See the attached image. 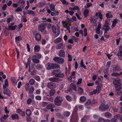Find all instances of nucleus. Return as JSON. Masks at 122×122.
Wrapping results in <instances>:
<instances>
[{
    "label": "nucleus",
    "mask_w": 122,
    "mask_h": 122,
    "mask_svg": "<svg viewBox=\"0 0 122 122\" xmlns=\"http://www.w3.org/2000/svg\"><path fill=\"white\" fill-rule=\"evenodd\" d=\"M30 86L28 84H26L25 86V90L26 91H28L30 89Z\"/></svg>",
    "instance_id": "obj_44"
},
{
    "label": "nucleus",
    "mask_w": 122,
    "mask_h": 122,
    "mask_svg": "<svg viewBox=\"0 0 122 122\" xmlns=\"http://www.w3.org/2000/svg\"><path fill=\"white\" fill-rule=\"evenodd\" d=\"M53 60L56 62L61 64H62L64 62V59L60 57H54L53 59Z\"/></svg>",
    "instance_id": "obj_4"
},
{
    "label": "nucleus",
    "mask_w": 122,
    "mask_h": 122,
    "mask_svg": "<svg viewBox=\"0 0 122 122\" xmlns=\"http://www.w3.org/2000/svg\"><path fill=\"white\" fill-rule=\"evenodd\" d=\"M63 101L62 97L60 96H56L54 100V103L55 105L60 106L61 104V103Z\"/></svg>",
    "instance_id": "obj_1"
},
{
    "label": "nucleus",
    "mask_w": 122,
    "mask_h": 122,
    "mask_svg": "<svg viewBox=\"0 0 122 122\" xmlns=\"http://www.w3.org/2000/svg\"><path fill=\"white\" fill-rule=\"evenodd\" d=\"M45 26L43 23H42L39 25L38 29L39 30L44 34H46L47 33V32L45 30Z\"/></svg>",
    "instance_id": "obj_2"
},
{
    "label": "nucleus",
    "mask_w": 122,
    "mask_h": 122,
    "mask_svg": "<svg viewBox=\"0 0 122 122\" xmlns=\"http://www.w3.org/2000/svg\"><path fill=\"white\" fill-rule=\"evenodd\" d=\"M18 114H13L11 116V117L13 120L17 119L18 118Z\"/></svg>",
    "instance_id": "obj_34"
},
{
    "label": "nucleus",
    "mask_w": 122,
    "mask_h": 122,
    "mask_svg": "<svg viewBox=\"0 0 122 122\" xmlns=\"http://www.w3.org/2000/svg\"><path fill=\"white\" fill-rule=\"evenodd\" d=\"M55 106L53 104H51L48 105L46 107V108L47 109H50L55 107Z\"/></svg>",
    "instance_id": "obj_29"
},
{
    "label": "nucleus",
    "mask_w": 122,
    "mask_h": 122,
    "mask_svg": "<svg viewBox=\"0 0 122 122\" xmlns=\"http://www.w3.org/2000/svg\"><path fill=\"white\" fill-rule=\"evenodd\" d=\"M108 68H106L104 70V73L105 74H108Z\"/></svg>",
    "instance_id": "obj_62"
},
{
    "label": "nucleus",
    "mask_w": 122,
    "mask_h": 122,
    "mask_svg": "<svg viewBox=\"0 0 122 122\" xmlns=\"http://www.w3.org/2000/svg\"><path fill=\"white\" fill-rule=\"evenodd\" d=\"M34 78L37 81H39L40 80V77L37 75H36L34 76Z\"/></svg>",
    "instance_id": "obj_58"
},
{
    "label": "nucleus",
    "mask_w": 122,
    "mask_h": 122,
    "mask_svg": "<svg viewBox=\"0 0 122 122\" xmlns=\"http://www.w3.org/2000/svg\"><path fill=\"white\" fill-rule=\"evenodd\" d=\"M63 44L62 43H61L59 44H57L55 46V48L57 49L63 48L62 46Z\"/></svg>",
    "instance_id": "obj_27"
},
{
    "label": "nucleus",
    "mask_w": 122,
    "mask_h": 122,
    "mask_svg": "<svg viewBox=\"0 0 122 122\" xmlns=\"http://www.w3.org/2000/svg\"><path fill=\"white\" fill-rule=\"evenodd\" d=\"M59 56H60L62 57H65V52L63 50H61L59 52Z\"/></svg>",
    "instance_id": "obj_16"
},
{
    "label": "nucleus",
    "mask_w": 122,
    "mask_h": 122,
    "mask_svg": "<svg viewBox=\"0 0 122 122\" xmlns=\"http://www.w3.org/2000/svg\"><path fill=\"white\" fill-rule=\"evenodd\" d=\"M60 68V66L59 65L53 64V69H57L58 68Z\"/></svg>",
    "instance_id": "obj_42"
},
{
    "label": "nucleus",
    "mask_w": 122,
    "mask_h": 122,
    "mask_svg": "<svg viewBox=\"0 0 122 122\" xmlns=\"http://www.w3.org/2000/svg\"><path fill=\"white\" fill-rule=\"evenodd\" d=\"M71 38L73 39V40H74L76 42H77L78 41V39L75 36H72L71 37Z\"/></svg>",
    "instance_id": "obj_59"
},
{
    "label": "nucleus",
    "mask_w": 122,
    "mask_h": 122,
    "mask_svg": "<svg viewBox=\"0 0 122 122\" xmlns=\"http://www.w3.org/2000/svg\"><path fill=\"white\" fill-rule=\"evenodd\" d=\"M78 94L81 95L83 92V91L81 88L79 87L78 88Z\"/></svg>",
    "instance_id": "obj_38"
},
{
    "label": "nucleus",
    "mask_w": 122,
    "mask_h": 122,
    "mask_svg": "<svg viewBox=\"0 0 122 122\" xmlns=\"http://www.w3.org/2000/svg\"><path fill=\"white\" fill-rule=\"evenodd\" d=\"M43 66L40 64H38L36 66V69L38 70H40L43 68Z\"/></svg>",
    "instance_id": "obj_30"
},
{
    "label": "nucleus",
    "mask_w": 122,
    "mask_h": 122,
    "mask_svg": "<svg viewBox=\"0 0 122 122\" xmlns=\"http://www.w3.org/2000/svg\"><path fill=\"white\" fill-rule=\"evenodd\" d=\"M27 14L29 15H35V12H34L33 11L31 10H28Z\"/></svg>",
    "instance_id": "obj_40"
},
{
    "label": "nucleus",
    "mask_w": 122,
    "mask_h": 122,
    "mask_svg": "<svg viewBox=\"0 0 122 122\" xmlns=\"http://www.w3.org/2000/svg\"><path fill=\"white\" fill-rule=\"evenodd\" d=\"M49 80L50 81L53 82H56L60 81L59 78L55 77L50 78H49Z\"/></svg>",
    "instance_id": "obj_7"
},
{
    "label": "nucleus",
    "mask_w": 122,
    "mask_h": 122,
    "mask_svg": "<svg viewBox=\"0 0 122 122\" xmlns=\"http://www.w3.org/2000/svg\"><path fill=\"white\" fill-rule=\"evenodd\" d=\"M110 63V61H109L107 62L106 65V67L107 68H108V69L109 68Z\"/></svg>",
    "instance_id": "obj_61"
},
{
    "label": "nucleus",
    "mask_w": 122,
    "mask_h": 122,
    "mask_svg": "<svg viewBox=\"0 0 122 122\" xmlns=\"http://www.w3.org/2000/svg\"><path fill=\"white\" fill-rule=\"evenodd\" d=\"M111 76H120V73H118L116 72H114L112 73L111 74Z\"/></svg>",
    "instance_id": "obj_45"
},
{
    "label": "nucleus",
    "mask_w": 122,
    "mask_h": 122,
    "mask_svg": "<svg viewBox=\"0 0 122 122\" xmlns=\"http://www.w3.org/2000/svg\"><path fill=\"white\" fill-rule=\"evenodd\" d=\"M63 21H62L63 24V25L65 27L67 30H69L70 28V27L68 25H66L67 24L65 22H63Z\"/></svg>",
    "instance_id": "obj_33"
},
{
    "label": "nucleus",
    "mask_w": 122,
    "mask_h": 122,
    "mask_svg": "<svg viewBox=\"0 0 122 122\" xmlns=\"http://www.w3.org/2000/svg\"><path fill=\"white\" fill-rule=\"evenodd\" d=\"M96 21L97 20L96 19H92L91 21L92 25L96 26L97 25V24L96 23Z\"/></svg>",
    "instance_id": "obj_32"
},
{
    "label": "nucleus",
    "mask_w": 122,
    "mask_h": 122,
    "mask_svg": "<svg viewBox=\"0 0 122 122\" xmlns=\"http://www.w3.org/2000/svg\"><path fill=\"white\" fill-rule=\"evenodd\" d=\"M70 88L71 90H74L75 91H77L76 86L73 83H72L70 85Z\"/></svg>",
    "instance_id": "obj_17"
},
{
    "label": "nucleus",
    "mask_w": 122,
    "mask_h": 122,
    "mask_svg": "<svg viewBox=\"0 0 122 122\" xmlns=\"http://www.w3.org/2000/svg\"><path fill=\"white\" fill-rule=\"evenodd\" d=\"M80 65H81L80 66L81 67H83L85 69H86V67L85 66L83 65V61L82 59L81 61Z\"/></svg>",
    "instance_id": "obj_51"
},
{
    "label": "nucleus",
    "mask_w": 122,
    "mask_h": 122,
    "mask_svg": "<svg viewBox=\"0 0 122 122\" xmlns=\"http://www.w3.org/2000/svg\"><path fill=\"white\" fill-rule=\"evenodd\" d=\"M46 3V1H45L41 2L37 4V6L39 8H41L43 7Z\"/></svg>",
    "instance_id": "obj_12"
},
{
    "label": "nucleus",
    "mask_w": 122,
    "mask_h": 122,
    "mask_svg": "<svg viewBox=\"0 0 122 122\" xmlns=\"http://www.w3.org/2000/svg\"><path fill=\"white\" fill-rule=\"evenodd\" d=\"M3 92L4 94L8 96L10 95V90L4 85L3 86Z\"/></svg>",
    "instance_id": "obj_5"
},
{
    "label": "nucleus",
    "mask_w": 122,
    "mask_h": 122,
    "mask_svg": "<svg viewBox=\"0 0 122 122\" xmlns=\"http://www.w3.org/2000/svg\"><path fill=\"white\" fill-rule=\"evenodd\" d=\"M112 115V114L108 112H106L105 114V116L107 118L111 117Z\"/></svg>",
    "instance_id": "obj_35"
},
{
    "label": "nucleus",
    "mask_w": 122,
    "mask_h": 122,
    "mask_svg": "<svg viewBox=\"0 0 122 122\" xmlns=\"http://www.w3.org/2000/svg\"><path fill=\"white\" fill-rule=\"evenodd\" d=\"M89 13V10L87 9H86L84 11V14L85 17H86L88 15Z\"/></svg>",
    "instance_id": "obj_23"
},
{
    "label": "nucleus",
    "mask_w": 122,
    "mask_h": 122,
    "mask_svg": "<svg viewBox=\"0 0 122 122\" xmlns=\"http://www.w3.org/2000/svg\"><path fill=\"white\" fill-rule=\"evenodd\" d=\"M66 99L69 102H71L72 100V98L70 96L66 95Z\"/></svg>",
    "instance_id": "obj_37"
},
{
    "label": "nucleus",
    "mask_w": 122,
    "mask_h": 122,
    "mask_svg": "<svg viewBox=\"0 0 122 122\" xmlns=\"http://www.w3.org/2000/svg\"><path fill=\"white\" fill-rule=\"evenodd\" d=\"M36 39L38 41H40L41 38V36L40 34L38 33H36L35 35Z\"/></svg>",
    "instance_id": "obj_14"
},
{
    "label": "nucleus",
    "mask_w": 122,
    "mask_h": 122,
    "mask_svg": "<svg viewBox=\"0 0 122 122\" xmlns=\"http://www.w3.org/2000/svg\"><path fill=\"white\" fill-rule=\"evenodd\" d=\"M76 73V72L75 71H73L71 73V76L73 79L75 78L76 77L75 76V74Z\"/></svg>",
    "instance_id": "obj_60"
},
{
    "label": "nucleus",
    "mask_w": 122,
    "mask_h": 122,
    "mask_svg": "<svg viewBox=\"0 0 122 122\" xmlns=\"http://www.w3.org/2000/svg\"><path fill=\"white\" fill-rule=\"evenodd\" d=\"M25 2L24 0H20L18 2L19 6L23 8L25 6Z\"/></svg>",
    "instance_id": "obj_10"
},
{
    "label": "nucleus",
    "mask_w": 122,
    "mask_h": 122,
    "mask_svg": "<svg viewBox=\"0 0 122 122\" xmlns=\"http://www.w3.org/2000/svg\"><path fill=\"white\" fill-rule=\"evenodd\" d=\"M53 64L49 63H48L46 65V67L48 70H50L53 68Z\"/></svg>",
    "instance_id": "obj_13"
},
{
    "label": "nucleus",
    "mask_w": 122,
    "mask_h": 122,
    "mask_svg": "<svg viewBox=\"0 0 122 122\" xmlns=\"http://www.w3.org/2000/svg\"><path fill=\"white\" fill-rule=\"evenodd\" d=\"M101 87L100 86H97L96 88V89L94 90V91H95L96 93H99L100 92L101 90Z\"/></svg>",
    "instance_id": "obj_26"
},
{
    "label": "nucleus",
    "mask_w": 122,
    "mask_h": 122,
    "mask_svg": "<svg viewBox=\"0 0 122 122\" xmlns=\"http://www.w3.org/2000/svg\"><path fill=\"white\" fill-rule=\"evenodd\" d=\"M62 2L63 5H67L69 4V3L66 1V0H60Z\"/></svg>",
    "instance_id": "obj_48"
},
{
    "label": "nucleus",
    "mask_w": 122,
    "mask_h": 122,
    "mask_svg": "<svg viewBox=\"0 0 122 122\" xmlns=\"http://www.w3.org/2000/svg\"><path fill=\"white\" fill-rule=\"evenodd\" d=\"M118 20L117 19H114L112 21V27H114L116 25L117 23V20Z\"/></svg>",
    "instance_id": "obj_43"
},
{
    "label": "nucleus",
    "mask_w": 122,
    "mask_h": 122,
    "mask_svg": "<svg viewBox=\"0 0 122 122\" xmlns=\"http://www.w3.org/2000/svg\"><path fill=\"white\" fill-rule=\"evenodd\" d=\"M80 8L77 6H75L73 8V10H79Z\"/></svg>",
    "instance_id": "obj_64"
},
{
    "label": "nucleus",
    "mask_w": 122,
    "mask_h": 122,
    "mask_svg": "<svg viewBox=\"0 0 122 122\" xmlns=\"http://www.w3.org/2000/svg\"><path fill=\"white\" fill-rule=\"evenodd\" d=\"M15 42L16 43H18L21 39V37L20 36L16 37L15 38Z\"/></svg>",
    "instance_id": "obj_41"
},
{
    "label": "nucleus",
    "mask_w": 122,
    "mask_h": 122,
    "mask_svg": "<svg viewBox=\"0 0 122 122\" xmlns=\"http://www.w3.org/2000/svg\"><path fill=\"white\" fill-rule=\"evenodd\" d=\"M115 89L117 91H119L122 89V84L120 83H119L117 85L115 86Z\"/></svg>",
    "instance_id": "obj_11"
},
{
    "label": "nucleus",
    "mask_w": 122,
    "mask_h": 122,
    "mask_svg": "<svg viewBox=\"0 0 122 122\" xmlns=\"http://www.w3.org/2000/svg\"><path fill=\"white\" fill-rule=\"evenodd\" d=\"M55 90H51L49 93V94L51 96L55 94Z\"/></svg>",
    "instance_id": "obj_49"
},
{
    "label": "nucleus",
    "mask_w": 122,
    "mask_h": 122,
    "mask_svg": "<svg viewBox=\"0 0 122 122\" xmlns=\"http://www.w3.org/2000/svg\"><path fill=\"white\" fill-rule=\"evenodd\" d=\"M118 56H122V46H120L119 51L117 54Z\"/></svg>",
    "instance_id": "obj_25"
},
{
    "label": "nucleus",
    "mask_w": 122,
    "mask_h": 122,
    "mask_svg": "<svg viewBox=\"0 0 122 122\" xmlns=\"http://www.w3.org/2000/svg\"><path fill=\"white\" fill-rule=\"evenodd\" d=\"M51 10L52 11H54L55 10V6L53 3H52L49 6Z\"/></svg>",
    "instance_id": "obj_24"
},
{
    "label": "nucleus",
    "mask_w": 122,
    "mask_h": 122,
    "mask_svg": "<svg viewBox=\"0 0 122 122\" xmlns=\"http://www.w3.org/2000/svg\"><path fill=\"white\" fill-rule=\"evenodd\" d=\"M47 87L49 89H52L56 88V85L54 83L50 82L48 83Z\"/></svg>",
    "instance_id": "obj_6"
},
{
    "label": "nucleus",
    "mask_w": 122,
    "mask_h": 122,
    "mask_svg": "<svg viewBox=\"0 0 122 122\" xmlns=\"http://www.w3.org/2000/svg\"><path fill=\"white\" fill-rule=\"evenodd\" d=\"M26 113L27 116H30L31 114V111L29 109H27L26 111Z\"/></svg>",
    "instance_id": "obj_39"
},
{
    "label": "nucleus",
    "mask_w": 122,
    "mask_h": 122,
    "mask_svg": "<svg viewBox=\"0 0 122 122\" xmlns=\"http://www.w3.org/2000/svg\"><path fill=\"white\" fill-rule=\"evenodd\" d=\"M65 76V75L64 74L61 72L60 70V71H59V72L58 73V74L56 76V77H59L61 78H63Z\"/></svg>",
    "instance_id": "obj_18"
},
{
    "label": "nucleus",
    "mask_w": 122,
    "mask_h": 122,
    "mask_svg": "<svg viewBox=\"0 0 122 122\" xmlns=\"http://www.w3.org/2000/svg\"><path fill=\"white\" fill-rule=\"evenodd\" d=\"M110 27L108 25L106 24L103 26V28H102V30L104 29V34H105L108 31Z\"/></svg>",
    "instance_id": "obj_9"
},
{
    "label": "nucleus",
    "mask_w": 122,
    "mask_h": 122,
    "mask_svg": "<svg viewBox=\"0 0 122 122\" xmlns=\"http://www.w3.org/2000/svg\"><path fill=\"white\" fill-rule=\"evenodd\" d=\"M92 6V4L91 3H86V5L85 6V8H88L90 7H91Z\"/></svg>",
    "instance_id": "obj_36"
},
{
    "label": "nucleus",
    "mask_w": 122,
    "mask_h": 122,
    "mask_svg": "<svg viewBox=\"0 0 122 122\" xmlns=\"http://www.w3.org/2000/svg\"><path fill=\"white\" fill-rule=\"evenodd\" d=\"M18 6V5L17 3H13L12 5V7L15 8H17Z\"/></svg>",
    "instance_id": "obj_56"
},
{
    "label": "nucleus",
    "mask_w": 122,
    "mask_h": 122,
    "mask_svg": "<svg viewBox=\"0 0 122 122\" xmlns=\"http://www.w3.org/2000/svg\"><path fill=\"white\" fill-rule=\"evenodd\" d=\"M121 81V79L119 78H117V79H115L113 81V83L115 86L117 85L118 83L119 82H118L120 81Z\"/></svg>",
    "instance_id": "obj_15"
},
{
    "label": "nucleus",
    "mask_w": 122,
    "mask_h": 122,
    "mask_svg": "<svg viewBox=\"0 0 122 122\" xmlns=\"http://www.w3.org/2000/svg\"><path fill=\"white\" fill-rule=\"evenodd\" d=\"M41 97L39 95L36 96L35 97V98L36 100L40 101L41 100Z\"/></svg>",
    "instance_id": "obj_55"
},
{
    "label": "nucleus",
    "mask_w": 122,
    "mask_h": 122,
    "mask_svg": "<svg viewBox=\"0 0 122 122\" xmlns=\"http://www.w3.org/2000/svg\"><path fill=\"white\" fill-rule=\"evenodd\" d=\"M52 29L55 37H56L59 35L60 34L59 30L58 29L56 28L55 26L53 25L52 27Z\"/></svg>",
    "instance_id": "obj_3"
},
{
    "label": "nucleus",
    "mask_w": 122,
    "mask_h": 122,
    "mask_svg": "<svg viewBox=\"0 0 122 122\" xmlns=\"http://www.w3.org/2000/svg\"><path fill=\"white\" fill-rule=\"evenodd\" d=\"M86 97L85 96H82L81 97L80 99V100L82 102H83L85 101L86 100Z\"/></svg>",
    "instance_id": "obj_52"
},
{
    "label": "nucleus",
    "mask_w": 122,
    "mask_h": 122,
    "mask_svg": "<svg viewBox=\"0 0 122 122\" xmlns=\"http://www.w3.org/2000/svg\"><path fill=\"white\" fill-rule=\"evenodd\" d=\"M62 40V38L61 37H59L55 40L54 42L56 43H58L60 42Z\"/></svg>",
    "instance_id": "obj_31"
},
{
    "label": "nucleus",
    "mask_w": 122,
    "mask_h": 122,
    "mask_svg": "<svg viewBox=\"0 0 122 122\" xmlns=\"http://www.w3.org/2000/svg\"><path fill=\"white\" fill-rule=\"evenodd\" d=\"M17 27L16 25H15L13 26L12 25H9L8 27V29L10 30H15V28Z\"/></svg>",
    "instance_id": "obj_21"
},
{
    "label": "nucleus",
    "mask_w": 122,
    "mask_h": 122,
    "mask_svg": "<svg viewBox=\"0 0 122 122\" xmlns=\"http://www.w3.org/2000/svg\"><path fill=\"white\" fill-rule=\"evenodd\" d=\"M36 92L34 93V94L35 95H39L41 93V91L40 89L36 90Z\"/></svg>",
    "instance_id": "obj_53"
},
{
    "label": "nucleus",
    "mask_w": 122,
    "mask_h": 122,
    "mask_svg": "<svg viewBox=\"0 0 122 122\" xmlns=\"http://www.w3.org/2000/svg\"><path fill=\"white\" fill-rule=\"evenodd\" d=\"M29 92L30 94L32 93H33L34 91V89L33 87H31L30 90H29Z\"/></svg>",
    "instance_id": "obj_50"
},
{
    "label": "nucleus",
    "mask_w": 122,
    "mask_h": 122,
    "mask_svg": "<svg viewBox=\"0 0 122 122\" xmlns=\"http://www.w3.org/2000/svg\"><path fill=\"white\" fill-rule=\"evenodd\" d=\"M22 8L21 7H17V9H16L15 10V11L16 12H20L22 11Z\"/></svg>",
    "instance_id": "obj_57"
},
{
    "label": "nucleus",
    "mask_w": 122,
    "mask_h": 122,
    "mask_svg": "<svg viewBox=\"0 0 122 122\" xmlns=\"http://www.w3.org/2000/svg\"><path fill=\"white\" fill-rule=\"evenodd\" d=\"M99 110L101 111H103L106 110L105 107V105H101L100 106Z\"/></svg>",
    "instance_id": "obj_28"
},
{
    "label": "nucleus",
    "mask_w": 122,
    "mask_h": 122,
    "mask_svg": "<svg viewBox=\"0 0 122 122\" xmlns=\"http://www.w3.org/2000/svg\"><path fill=\"white\" fill-rule=\"evenodd\" d=\"M113 70L115 71H120L121 70V69L119 66L117 65H115L113 67Z\"/></svg>",
    "instance_id": "obj_19"
},
{
    "label": "nucleus",
    "mask_w": 122,
    "mask_h": 122,
    "mask_svg": "<svg viewBox=\"0 0 122 122\" xmlns=\"http://www.w3.org/2000/svg\"><path fill=\"white\" fill-rule=\"evenodd\" d=\"M82 81V78H80L78 80V81L76 83V84L77 85H78L81 83Z\"/></svg>",
    "instance_id": "obj_63"
},
{
    "label": "nucleus",
    "mask_w": 122,
    "mask_h": 122,
    "mask_svg": "<svg viewBox=\"0 0 122 122\" xmlns=\"http://www.w3.org/2000/svg\"><path fill=\"white\" fill-rule=\"evenodd\" d=\"M59 71H60V70H55L52 71V75H54L56 77Z\"/></svg>",
    "instance_id": "obj_22"
},
{
    "label": "nucleus",
    "mask_w": 122,
    "mask_h": 122,
    "mask_svg": "<svg viewBox=\"0 0 122 122\" xmlns=\"http://www.w3.org/2000/svg\"><path fill=\"white\" fill-rule=\"evenodd\" d=\"M106 16L107 18H111L112 17V15L109 13H107L106 14Z\"/></svg>",
    "instance_id": "obj_54"
},
{
    "label": "nucleus",
    "mask_w": 122,
    "mask_h": 122,
    "mask_svg": "<svg viewBox=\"0 0 122 122\" xmlns=\"http://www.w3.org/2000/svg\"><path fill=\"white\" fill-rule=\"evenodd\" d=\"M70 112H69L66 111L64 112L63 115L66 117H68L70 115Z\"/></svg>",
    "instance_id": "obj_47"
},
{
    "label": "nucleus",
    "mask_w": 122,
    "mask_h": 122,
    "mask_svg": "<svg viewBox=\"0 0 122 122\" xmlns=\"http://www.w3.org/2000/svg\"><path fill=\"white\" fill-rule=\"evenodd\" d=\"M36 55L32 56V60L33 62L35 63H38L40 62L39 60L36 58Z\"/></svg>",
    "instance_id": "obj_8"
},
{
    "label": "nucleus",
    "mask_w": 122,
    "mask_h": 122,
    "mask_svg": "<svg viewBox=\"0 0 122 122\" xmlns=\"http://www.w3.org/2000/svg\"><path fill=\"white\" fill-rule=\"evenodd\" d=\"M35 81L32 79H30L29 80V83L31 85H34L35 83Z\"/></svg>",
    "instance_id": "obj_46"
},
{
    "label": "nucleus",
    "mask_w": 122,
    "mask_h": 122,
    "mask_svg": "<svg viewBox=\"0 0 122 122\" xmlns=\"http://www.w3.org/2000/svg\"><path fill=\"white\" fill-rule=\"evenodd\" d=\"M40 50V46L38 45L35 46L34 48V51L36 52L39 51Z\"/></svg>",
    "instance_id": "obj_20"
}]
</instances>
